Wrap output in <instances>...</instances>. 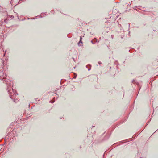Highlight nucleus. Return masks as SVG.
Here are the masks:
<instances>
[{
  "label": "nucleus",
  "instance_id": "1",
  "mask_svg": "<svg viewBox=\"0 0 158 158\" xmlns=\"http://www.w3.org/2000/svg\"><path fill=\"white\" fill-rule=\"evenodd\" d=\"M8 92H9L10 96L12 99H13V98L16 97V95L18 94L13 89H12L13 93L10 92L9 88H8Z\"/></svg>",
  "mask_w": 158,
  "mask_h": 158
},
{
  "label": "nucleus",
  "instance_id": "7",
  "mask_svg": "<svg viewBox=\"0 0 158 158\" xmlns=\"http://www.w3.org/2000/svg\"><path fill=\"white\" fill-rule=\"evenodd\" d=\"M91 42L92 44H94L92 41H91Z\"/></svg>",
  "mask_w": 158,
  "mask_h": 158
},
{
  "label": "nucleus",
  "instance_id": "8",
  "mask_svg": "<svg viewBox=\"0 0 158 158\" xmlns=\"http://www.w3.org/2000/svg\"><path fill=\"white\" fill-rule=\"evenodd\" d=\"M76 77H74V78H76Z\"/></svg>",
  "mask_w": 158,
  "mask_h": 158
},
{
  "label": "nucleus",
  "instance_id": "2",
  "mask_svg": "<svg viewBox=\"0 0 158 158\" xmlns=\"http://www.w3.org/2000/svg\"><path fill=\"white\" fill-rule=\"evenodd\" d=\"M80 43H81V44H82V40H80V41L78 43V45H80Z\"/></svg>",
  "mask_w": 158,
  "mask_h": 158
},
{
  "label": "nucleus",
  "instance_id": "6",
  "mask_svg": "<svg viewBox=\"0 0 158 158\" xmlns=\"http://www.w3.org/2000/svg\"><path fill=\"white\" fill-rule=\"evenodd\" d=\"M101 64V62H98V64Z\"/></svg>",
  "mask_w": 158,
  "mask_h": 158
},
{
  "label": "nucleus",
  "instance_id": "5",
  "mask_svg": "<svg viewBox=\"0 0 158 158\" xmlns=\"http://www.w3.org/2000/svg\"><path fill=\"white\" fill-rule=\"evenodd\" d=\"M82 40V38L81 36L80 37V40Z\"/></svg>",
  "mask_w": 158,
  "mask_h": 158
},
{
  "label": "nucleus",
  "instance_id": "3",
  "mask_svg": "<svg viewBox=\"0 0 158 158\" xmlns=\"http://www.w3.org/2000/svg\"><path fill=\"white\" fill-rule=\"evenodd\" d=\"M13 100L14 102H16L19 101V100L18 99H16L15 100V99H13Z\"/></svg>",
  "mask_w": 158,
  "mask_h": 158
},
{
  "label": "nucleus",
  "instance_id": "4",
  "mask_svg": "<svg viewBox=\"0 0 158 158\" xmlns=\"http://www.w3.org/2000/svg\"><path fill=\"white\" fill-rule=\"evenodd\" d=\"M6 84L7 85H9L10 86H11V83H8V82H7Z\"/></svg>",
  "mask_w": 158,
  "mask_h": 158
},
{
  "label": "nucleus",
  "instance_id": "9",
  "mask_svg": "<svg viewBox=\"0 0 158 158\" xmlns=\"http://www.w3.org/2000/svg\"><path fill=\"white\" fill-rule=\"evenodd\" d=\"M35 18L31 19H34Z\"/></svg>",
  "mask_w": 158,
  "mask_h": 158
}]
</instances>
